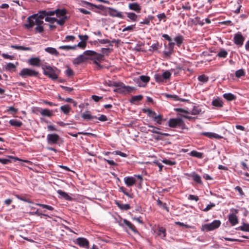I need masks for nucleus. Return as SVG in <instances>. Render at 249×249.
<instances>
[{"instance_id": "obj_1", "label": "nucleus", "mask_w": 249, "mask_h": 249, "mask_svg": "<svg viewBox=\"0 0 249 249\" xmlns=\"http://www.w3.org/2000/svg\"><path fill=\"white\" fill-rule=\"evenodd\" d=\"M44 18V17L41 14L40 11H39L38 13L30 16L28 18V23L25 24V26L28 29H30L35 25H42L43 23Z\"/></svg>"}, {"instance_id": "obj_2", "label": "nucleus", "mask_w": 249, "mask_h": 249, "mask_svg": "<svg viewBox=\"0 0 249 249\" xmlns=\"http://www.w3.org/2000/svg\"><path fill=\"white\" fill-rule=\"evenodd\" d=\"M42 69L43 70V73L51 79L56 80L58 78V75L60 72V71L56 68H53L49 66H46L42 67Z\"/></svg>"}, {"instance_id": "obj_3", "label": "nucleus", "mask_w": 249, "mask_h": 249, "mask_svg": "<svg viewBox=\"0 0 249 249\" xmlns=\"http://www.w3.org/2000/svg\"><path fill=\"white\" fill-rule=\"evenodd\" d=\"M84 54H87L88 56H93L94 59L93 63L96 64L99 68L101 69L103 66H101L97 61H101L104 58V55L101 53H97L93 51L88 50L84 52Z\"/></svg>"}, {"instance_id": "obj_4", "label": "nucleus", "mask_w": 249, "mask_h": 249, "mask_svg": "<svg viewBox=\"0 0 249 249\" xmlns=\"http://www.w3.org/2000/svg\"><path fill=\"white\" fill-rule=\"evenodd\" d=\"M221 224L220 220H215L209 224H206L202 226V229L204 231H207L213 230L218 228Z\"/></svg>"}, {"instance_id": "obj_5", "label": "nucleus", "mask_w": 249, "mask_h": 249, "mask_svg": "<svg viewBox=\"0 0 249 249\" xmlns=\"http://www.w3.org/2000/svg\"><path fill=\"white\" fill-rule=\"evenodd\" d=\"M19 74L22 77H25L26 76H37L38 74V72L30 69L24 68L20 71Z\"/></svg>"}, {"instance_id": "obj_6", "label": "nucleus", "mask_w": 249, "mask_h": 249, "mask_svg": "<svg viewBox=\"0 0 249 249\" xmlns=\"http://www.w3.org/2000/svg\"><path fill=\"white\" fill-rule=\"evenodd\" d=\"M184 124L180 118L170 119L169 121V126L171 127H182Z\"/></svg>"}, {"instance_id": "obj_7", "label": "nucleus", "mask_w": 249, "mask_h": 249, "mask_svg": "<svg viewBox=\"0 0 249 249\" xmlns=\"http://www.w3.org/2000/svg\"><path fill=\"white\" fill-rule=\"evenodd\" d=\"M107 9L108 10V14L110 16L121 18H124V16L122 13L118 11L116 9L110 7H107Z\"/></svg>"}, {"instance_id": "obj_8", "label": "nucleus", "mask_w": 249, "mask_h": 249, "mask_svg": "<svg viewBox=\"0 0 249 249\" xmlns=\"http://www.w3.org/2000/svg\"><path fill=\"white\" fill-rule=\"evenodd\" d=\"M60 137L56 134H49L47 136V141L49 144H56L59 140Z\"/></svg>"}, {"instance_id": "obj_9", "label": "nucleus", "mask_w": 249, "mask_h": 249, "mask_svg": "<svg viewBox=\"0 0 249 249\" xmlns=\"http://www.w3.org/2000/svg\"><path fill=\"white\" fill-rule=\"evenodd\" d=\"M245 38L240 33H238L234 35L233 40L234 42L237 45L242 46L243 44Z\"/></svg>"}, {"instance_id": "obj_10", "label": "nucleus", "mask_w": 249, "mask_h": 249, "mask_svg": "<svg viewBox=\"0 0 249 249\" xmlns=\"http://www.w3.org/2000/svg\"><path fill=\"white\" fill-rule=\"evenodd\" d=\"M89 57L87 54H83L79 55L77 57L75 58L73 61V63L74 65H79L82 62L85 61L87 59H88Z\"/></svg>"}, {"instance_id": "obj_11", "label": "nucleus", "mask_w": 249, "mask_h": 249, "mask_svg": "<svg viewBox=\"0 0 249 249\" xmlns=\"http://www.w3.org/2000/svg\"><path fill=\"white\" fill-rule=\"evenodd\" d=\"M76 243L80 247L86 249L89 248V242L86 238L82 237L78 238L76 239Z\"/></svg>"}, {"instance_id": "obj_12", "label": "nucleus", "mask_w": 249, "mask_h": 249, "mask_svg": "<svg viewBox=\"0 0 249 249\" xmlns=\"http://www.w3.org/2000/svg\"><path fill=\"white\" fill-rule=\"evenodd\" d=\"M124 181L127 186L130 187L136 183V180L133 177H126L124 178Z\"/></svg>"}, {"instance_id": "obj_13", "label": "nucleus", "mask_w": 249, "mask_h": 249, "mask_svg": "<svg viewBox=\"0 0 249 249\" xmlns=\"http://www.w3.org/2000/svg\"><path fill=\"white\" fill-rule=\"evenodd\" d=\"M128 8L130 10L134 11L137 13H140L141 10V6L137 2L129 3Z\"/></svg>"}, {"instance_id": "obj_14", "label": "nucleus", "mask_w": 249, "mask_h": 249, "mask_svg": "<svg viewBox=\"0 0 249 249\" xmlns=\"http://www.w3.org/2000/svg\"><path fill=\"white\" fill-rule=\"evenodd\" d=\"M149 127L152 128V129L149 130V131L153 133L160 134L164 136H168V134L167 133H162L159 131L160 129L159 128L153 126L152 125L148 124L147 125Z\"/></svg>"}, {"instance_id": "obj_15", "label": "nucleus", "mask_w": 249, "mask_h": 249, "mask_svg": "<svg viewBox=\"0 0 249 249\" xmlns=\"http://www.w3.org/2000/svg\"><path fill=\"white\" fill-rule=\"evenodd\" d=\"M82 118L86 120H91L93 119H96L97 117L95 116L91 115L89 113V111H86L82 114Z\"/></svg>"}, {"instance_id": "obj_16", "label": "nucleus", "mask_w": 249, "mask_h": 249, "mask_svg": "<svg viewBox=\"0 0 249 249\" xmlns=\"http://www.w3.org/2000/svg\"><path fill=\"white\" fill-rule=\"evenodd\" d=\"M202 135L207 136V137L210 138H214L217 139H219L222 138V137H221L219 135L212 132H203L202 133Z\"/></svg>"}, {"instance_id": "obj_17", "label": "nucleus", "mask_w": 249, "mask_h": 249, "mask_svg": "<svg viewBox=\"0 0 249 249\" xmlns=\"http://www.w3.org/2000/svg\"><path fill=\"white\" fill-rule=\"evenodd\" d=\"M57 193L60 195L61 197L67 200H71L72 199V198L69 196L67 193L61 190H57Z\"/></svg>"}, {"instance_id": "obj_18", "label": "nucleus", "mask_w": 249, "mask_h": 249, "mask_svg": "<svg viewBox=\"0 0 249 249\" xmlns=\"http://www.w3.org/2000/svg\"><path fill=\"white\" fill-rule=\"evenodd\" d=\"M229 220L232 225H235L238 222L237 217L234 214L229 215Z\"/></svg>"}, {"instance_id": "obj_19", "label": "nucleus", "mask_w": 249, "mask_h": 249, "mask_svg": "<svg viewBox=\"0 0 249 249\" xmlns=\"http://www.w3.org/2000/svg\"><path fill=\"white\" fill-rule=\"evenodd\" d=\"M123 223L126 226L129 228V229L133 232H136L137 231L134 225H133L130 221L126 219H124Z\"/></svg>"}, {"instance_id": "obj_20", "label": "nucleus", "mask_w": 249, "mask_h": 249, "mask_svg": "<svg viewBox=\"0 0 249 249\" xmlns=\"http://www.w3.org/2000/svg\"><path fill=\"white\" fill-rule=\"evenodd\" d=\"M142 98L143 96L142 95L134 96L131 97L130 102L132 104H136L137 103L141 101Z\"/></svg>"}, {"instance_id": "obj_21", "label": "nucleus", "mask_w": 249, "mask_h": 249, "mask_svg": "<svg viewBox=\"0 0 249 249\" xmlns=\"http://www.w3.org/2000/svg\"><path fill=\"white\" fill-rule=\"evenodd\" d=\"M30 65L35 66H39L40 60L38 58H32L29 60Z\"/></svg>"}, {"instance_id": "obj_22", "label": "nucleus", "mask_w": 249, "mask_h": 249, "mask_svg": "<svg viewBox=\"0 0 249 249\" xmlns=\"http://www.w3.org/2000/svg\"><path fill=\"white\" fill-rule=\"evenodd\" d=\"M45 51L51 54H53L55 56L59 55V52L54 48L47 47L45 49Z\"/></svg>"}, {"instance_id": "obj_23", "label": "nucleus", "mask_w": 249, "mask_h": 249, "mask_svg": "<svg viewBox=\"0 0 249 249\" xmlns=\"http://www.w3.org/2000/svg\"><path fill=\"white\" fill-rule=\"evenodd\" d=\"M40 113L43 116L51 117L53 115L52 111L48 109H42Z\"/></svg>"}, {"instance_id": "obj_24", "label": "nucleus", "mask_w": 249, "mask_h": 249, "mask_svg": "<svg viewBox=\"0 0 249 249\" xmlns=\"http://www.w3.org/2000/svg\"><path fill=\"white\" fill-rule=\"evenodd\" d=\"M191 176L195 181L199 184L202 183L201 177L199 175L196 174L195 172H194L191 175Z\"/></svg>"}, {"instance_id": "obj_25", "label": "nucleus", "mask_w": 249, "mask_h": 249, "mask_svg": "<svg viewBox=\"0 0 249 249\" xmlns=\"http://www.w3.org/2000/svg\"><path fill=\"white\" fill-rule=\"evenodd\" d=\"M55 14H56L57 17H63V16H66L65 15L66 14V11L64 9H57L55 10Z\"/></svg>"}, {"instance_id": "obj_26", "label": "nucleus", "mask_w": 249, "mask_h": 249, "mask_svg": "<svg viewBox=\"0 0 249 249\" xmlns=\"http://www.w3.org/2000/svg\"><path fill=\"white\" fill-rule=\"evenodd\" d=\"M212 105L214 107H223V102L220 99L218 98L213 101Z\"/></svg>"}, {"instance_id": "obj_27", "label": "nucleus", "mask_w": 249, "mask_h": 249, "mask_svg": "<svg viewBox=\"0 0 249 249\" xmlns=\"http://www.w3.org/2000/svg\"><path fill=\"white\" fill-rule=\"evenodd\" d=\"M11 47L18 50L31 51L32 50L30 47H26L23 46L12 45Z\"/></svg>"}, {"instance_id": "obj_28", "label": "nucleus", "mask_w": 249, "mask_h": 249, "mask_svg": "<svg viewBox=\"0 0 249 249\" xmlns=\"http://www.w3.org/2000/svg\"><path fill=\"white\" fill-rule=\"evenodd\" d=\"M116 204L117 206L122 210H128L130 208V206L128 204H121L118 202H116Z\"/></svg>"}, {"instance_id": "obj_29", "label": "nucleus", "mask_w": 249, "mask_h": 249, "mask_svg": "<svg viewBox=\"0 0 249 249\" xmlns=\"http://www.w3.org/2000/svg\"><path fill=\"white\" fill-rule=\"evenodd\" d=\"M55 10L54 11H46L43 10L40 11L41 14L43 15L44 17L48 16H52L54 15Z\"/></svg>"}, {"instance_id": "obj_30", "label": "nucleus", "mask_w": 249, "mask_h": 249, "mask_svg": "<svg viewBox=\"0 0 249 249\" xmlns=\"http://www.w3.org/2000/svg\"><path fill=\"white\" fill-rule=\"evenodd\" d=\"M9 124L13 126L20 127L22 123L21 122L15 119H11L9 121Z\"/></svg>"}, {"instance_id": "obj_31", "label": "nucleus", "mask_w": 249, "mask_h": 249, "mask_svg": "<svg viewBox=\"0 0 249 249\" xmlns=\"http://www.w3.org/2000/svg\"><path fill=\"white\" fill-rule=\"evenodd\" d=\"M223 97L228 101H232L235 99V96L231 93L224 94Z\"/></svg>"}, {"instance_id": "obj_32", "label": "nucleus", "mask_w": 249, "mask_h": 249, "mask_svg": "<svg viewBox=\"0 0 249 249\" xmlns=\"http://www.w3.org/2000/svg\"><path fill=\"white\" fill-rule=\"evenodd\" d=\"M189 155L193 157H196V158H200V159H201L203 157V153L195 151V150L192 151L189 153Z\"/></svg>"}, {"instance_id": "obj_33", "label": "nucleus", "mask_w": 249, "mask_h": 249, "mask_svg": "<svg viewBox=\"0 0 249 249\" xmlns=\"http://www.w3.org/2000/svg\"><path fill=\"white\" fill-rule=\"evenodd\" d=\"M237 229L249 232V224L244 223L242 226L239 227Z\"/></svg>"}, {"instance_id": "obj_34", "label": "nucleus", "mask_w": 249, "mask_h": 249, "mask_svg": "<svg viewBox=\"0 0 249 249\" xmlns=\"http://www.w3.org/2000/svg\"><path fill=\"white\" fill-rule=\"evenodd\" d=\"M59 49L65 50H75L76 48V46H70V45H64V46H60L58 48Z\"/></svg>"}, {"instance_id": "obj_35", "label": "nucleus", "mask_w": 249, "mask_h": 249, "mask_svg": "<svg viewBox=\"0 0 249 249\" xmlns=\"http://www.w3.org/2000/svg\"><path fill=\"white\" fill-rule=\"evenodd\" d=\"M158 235L160 236L161 238H164L166 236V230L163 227L159 228L158 230Z\"/></svg>"}, {"instance_id": "obj_36", "label": "nucleus", "mask_w": 249, "mask_h": 249, "mask_svg": "<svg viewBox=\"0 0 249 249\" xmlns=\"http://www.w3.org/2000/svg\"><path fill=\"white\" fill-rule=\"evenodd\" d=\"M142 111L144 113H147L148 116L151 118L156 114L155 111H152L149 108H144L142 109Z\"/></svg>"}, {"instance_id": "obj_37", "label": "nucleus", "mask_w": 249, "mask_h": 249, "mask_svg": "<svg viewBox=\"0 0 249 249\" xmlns=\"http://www.w3.org/2000/svg\"><path fill=\"white\" fill-rule=\"evenodd\" d=\"M153 119L156 121L157 123L160 124L162 121V116L160 115H154L152 117Z\"/></svg>"}, {"instance_id": "obj_38", "label": "nucleus", "mask_w": 249, "mask_h": 249, "mask_svg": "<svg viewBox=\"0 0 249 249\" xmlns=\"http://www.w3.org/2000/svg\"><path fill=\"white\" fill-rule=\"evenodd\" d=\"M97 42L102 44H108V46H113V45L111 44V42L107 39H98V40H97Z\"/></svg>"}, {"instance_id": "obj_39", "label": "nucleus", "mask_w": 249, "mask_h": 249, "mask_svg": "<svg viewBox=\"0 0 249 249\" xmlns=\"http://www.w3.org/2000/svg\"><path fill=\"white\" fill-rule=\"evenodd\" d=\"M198 80L203 83H206L209 80V77L204 74L199 75L198 77Z\"/></svg>"}, {"instance_id": "obj_40", "label": "nucleus", "mask_w": 249, "mask_h": 249, "mask_svg": "<svg viewBox=\"0 0 249 249\" xmlns=\"http://www.w3.org/2000/svg\"><path fill=\"white\" fill-rule=\"evenodd\" d=\"M127 17L134 21H136L137 20V16L134 13H127Z\"/></svg>"}, {"instance_id": "obj_41", "label": "nucleus", "mask_w": 249, "mask_h": 249, "mask_svg": "<svg viewBox=\"0 0 249 249\" xmlns=\"http://www.w3.org/2000/svg\"><path fill=\"white\" fill-rule=\"evenodd\" d=\"M60 109L64 113L67 114L70 111L71 108L68 105L62 106L60 107Z\"/></svg>"}, {"instance_id": "obj_42", "label": "nucleus", "mask_w": 249, "mask_h": 249, "mask_svg": "<svg viewBox=\"0 0 249 249\" xmlns=\"http://www.w3.org/2000/svg\"><path fill=\"white\" fill-rule=\"evenodd\" d=\"M174 45V43L170 42L169 44V51H165L164 52V53L166 56H169L173 50V46Z\"/></svg>"}, {"instance_id": "obj_43", "label": "nucleus", "mask_w": 249, "mask_h": 249, "mask_svg": "<svg viewBox=\"0 0 249 249\" xmlns=\"http://www.w3.org/2000/svg\"><path fill=\"white\" fill-rule=\"evenodd\" d=\"M201 111V110L198 107H194L191 111V114L197 115L199 114Z\"/></svg>"}, {"instance_id": "obj_44", "label": "nucleus", "mask_w": 249, "mask_h": 249, "mask_svg": "<svg viewBox=\"0 0 249 249\" xmlns=\"http://www.w3.org/2000/svg\"><path fill=\"white\" fill-rule=\"evenodd\" d=\"M174 40L176 41L177 45L179 47L182 43L183 37L181 36H178L175 38Z\"/></svg>"}, {"instance_id": "obj_45", "label": "nucleus", "mask_w": 249, "mask_h": 249, "mask_svg": "<svg viewBox=\"0 0 249 249\" xmlns=\"http://www.w3.org/2000/svg\"><path fill=\"white\" fill-rule=\"evenodd\" d=\"M69 134L71 135L72 137H77L78 134H82V135H87V136L92 135H93V134L90 133L83 132H78L77 133H76V134H72L71 133H69Z\"/></svg>"}, {"instance_id": "obj_46", "label": "nucleus", "mask_w": 249, "mask_h": 249, "mask_svg": "<svg viewBox=\"0 0 249 249\" xmlns=\"http://www.w3.org/2000/svg\"><path fill=\"white\" fill-rule=\"evenodd\" d=\"M36 205L37 206L41 207L43 208H45L50 211H53V208L50 205L43 204H41V203H36Z\"/></svg>"}, {"instance_id": "obj_47", "label": "nucleus", "mask_w": 249, "mask_h": 249, "mask_svg": "<svg viewBox=\"0 0 249 249\" xmlns=\"http://www.w3.org/2000/svg\"><path fill=\"white\" fill-rule=\"evenodd\" d=\"M245 75V72L243 69H240L236 71L235 76L236 77L240 78Z\"/></svg>"}, {"instance_id": "obj_48", "label": "nucleus", "mask_w": 249, "mask_h": 249, "mask_svg": "<svg viewBox=\"0 0 249 249\" xmlns=\"http://www.w3.org/2000/svg\"><path fill=\"white\" fill-rule=\"evenodd\" d=\"M67 18L66 16H63V17H62L60 19H57L56 20V22H57V24L59 25H63L64 23L65 22L66 20H67Z\"/></svg>"}, {"instance_id": "obj_49", "label": "nucleus", "mask_w": 249, "mask_h": 249, "mask_svg": "<svg viewBox=\"0 0 249 249\" xmlns=\"http://www.w3.org/2000/svg\"><path fill=\"white\" fill-rule=\"evenodd\" d=\"M154 77L157 82H161L163 80L162 75L159 73L155 74Z\"/></svg>"}, {"instance_id": "obj_50", "label": "nucleus", "mask_w": 249, "mask_h": 249, "mask_svg": "<svg viewBox=\"0 0 249 249\" xmlns=\"http://www.w3.org/2000/svg\"><path fill=\"white\" fill-rule=\"evenodd\" d=\"M162 75L163 79H168L170 78L171 73L169 71H166L163 73Z\"/></svg>"}, {"instance_id": "obj_51", "label": "nucleus", "mask_w": 249, "mask_h": 249, "mask_svg": "<svg viewBox=\"0 0 249 249\" xmlns=\"http://www.w3.org/2000/svg\"><path fill=\"white\" fill-rule=\"evenodd\" d=\"M16 68V66L13 63H7L5 66V69L8 71H11Z\"/></svg>"}, {"instance_id": "obj_52", "label": "nucleus", "mask_w": 249, "mask_h": 249, "mask_svg": "<svg viewBox=\"0 0 249 249\" xmlns=\"http://www.w3.org/2000/svg\"><path fill=\"white\" fill-rule=\"evenodd\" d=\"M139 79L141 81L143 82L144 83H147L150 80V77L147 76L142 75L140 76Z\"/></svg>"}, {"instance_id": "obj_53", "label": "nucleus", "mask_w": 249, "mask_h": 249, "mask_svg": "<svg viewBox=\"0 0 249 249\" xmlns=\"http://www.w3.org/2000/svg\"><path fill=\"white\" fill-rule=\"evenodd\" d=\"M162 162L166 164L173 165L176 164V162L173 160H162Z\"/></svg>"}, {"instance_id": "obj_54", "label": "nucleus", "mask_w": 249, "mask_h": 249, "mask_svg": "<svg viewBox=\"0 0 249 249\" xmlns=\"http://www.w3.org/2000/svg\"><path fill=\"white\" fill-rule=\"evenodd\" d=\"M135 25H131L129 26H128L127 27H124L122 31L123 32H126V31H132L133 30L134 28H135Z\"/></svg>"}, {"instance_id": "obj_55", "label": "nucleus", "mask_w": 249, "mask_h": 249, "mask_svg": "<svg viewBox=\"0 0 249 249\" xmlns=\"http://www.w3.org/2000/svg\"><path fill=\"white\" fill-rule=\"evenodd\" d=\"M227 54H228V53H227V51L223 50L220 51L218 53L217 55L220 57L225 58L227 56Z\"/></svg>"}, {"instance_id": "obj_56", "label": "nucleus", "mask_w": 249, "mask_h": 249, "mask_svg": "<svg viewBox=\"0 0 249 249\" xmlns=\"http://www.w3.org/2000/svg\"><path fill=\"white\" fill-rule=\"evenodd\" d=\"M45 20L47 22H49L51 23H53L54 22H56V20H57V19L55 18H51L47 17L45 18Z\"/></svg>"}, {"instance_id": "obj_57", "label": "nucleus", "mask_w": 249, "mask_h": 249, "mask_svg": "<svg viewBox=\"0 0 249 249\" xmlns=\"http://www.w3.org/2000/svg\"><path fill=\"white\" fill-rule=\"evenodd\" d=\"M215 205L214 203H211L210 204H208L206 207L203 210L204 212H207L211 210L212 208L215 207Z\"/></svg>"}, {"instance_id": "obj_58", "label": "nucleus", "mask_w": 249, "mask_h": 249, "mask_svg": "<svg viewBox=\"0 0 249 249\" xmlns=\"http://www.w3.org/2000/svg\"><path fill=\"white\" fill-rule=\"evenodd\" d=\"M159 44L158 42L153 44L150 46V49H149L150 51H156L157 50L159 49Z\"/></svg>"}, {"instance_id": "obj_59", "label": "nucleus", "mask_w": 249, "mask_h": 249, "mask_svg": "<svg viewBox=\"0 0 249 249\" xmlns=\"http://www.w3.org/2000/svg\"><path fill=\"white\" fill-rule=\"evenodd\" d=\"M35 30L37 32L41 33L44 31V28L43 26H41V25H37L35 28Z\"/></svg>"}, {"instance_id": "obj_60", "label": "nucleus", "mask_w": 249, "mask_h": 249, "mask_svg": "<svg viewBox=\"0 0 249 249\" xmlns=\"http://www.w3.org/2000/svg\"><path fill=\"white\" fill-rule=\"evenodd\" d=\"M188 199L191 200H195L196 201H197L199 200V198L197 196L193 195H190L188 196Z\"/></svg>"}, {"instance_id": "obj_61", "label": "nucleus", "mask_w": 249, "mask_h": 249, "mask_svg": "<svg viewBox=\"0 0 249 249\" xmlns=\"http://www.w3.org/2000/svg\"><path fill=\"white\" fill-rule=\"evenodd\" d=\"M103 160L106 161V162H107L110 165H112V166H116V165H117V163H116L115 162H114L112 160H107V159H105V158H104Z\"/></svg>"}, {"instance_id": "obj_62", "label": "nucleus", "mask_w": 249, "mask_h": 249, "mask_svg": "<svg viewBox=\"0 0 249 249\" xmlns=\"http://www.w3.org/2000/svg\"><path fill=\"white\" fill-rule=\"evenodd\" d=\"M65 73L68 76H71L73 74V72L72 70L69 67L66 70Z\"/></svg>"}, {"instance_id": "obj_63", "label": "nucleus", "mask_w": 249, "mask_h": 249, "mask_svg": "<svg viewBox=\"0 0 249 249\" xmlns=\"http://www.w3.org/2000/svg\"><path fill=\"white\" fill-rule=\"evenodd\" d=\"M1 56L4 58V59H8L10 60H13L14 58V56L13 55H10L6 53H2L1 54Z\"/></svg>"}, {"instance_id": "obj_64", "label": "nucleus", "mask_w": 249, "mask_h": 249, "mask_svg": "<svg viewBox=\"0 0 249 249\" xmlns=\"http://www.w3.org/2000/svg\"><path fill=\"white\" fill-rule=\"evenodd\" d=\"M78 37L81 40V41L85 42L89 38V36L87 35H79Z\"/></svg>"}]
</instances>
